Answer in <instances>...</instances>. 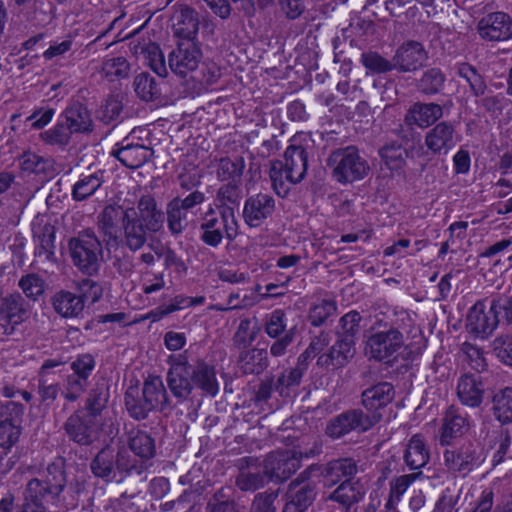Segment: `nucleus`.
I'll return each instance as SVG.
<instances>
[{
	"label": "nucleus",
	"mask_w": 512,
	"mask_h": 512,
	"mask_svg": "<svg viewBox=\"0 0 512 512\" xmlns=\"http://www.w3.org/2000/svg\"><path fill=\"white\" fill-rule=\"evenodd\" d=\"M457 75L469 85L471 94L475 97L483 96L487 90L485 78L478 70L467 62L456 65Z\"/></svg>",
	"instance_id": "nucleus-50"
},
{
	"label": "nucleus",
	"mask_w": 512,
	"mask_h": 512,
	"mask_svg": "<svg viewBox=\"0 0 512 512\" xmlns=\"http://www.w3.org/2000/svg\"><path fill=\"white\" fill-rule=\"evenodd\" d=\"M275 211V199L266 193L249 196L244 203L243 219L250 228L260 227Z\"/></svg>",
	"instance_id": "nucleus-19"
},
{
	"label": "nucleus",
	"mask_w": 512,
	"mask_h": 512,
	"mask_svg": "<svg viewBox=\"0 0 512 512\" xmlns=\"http://www.w3.org/2000/svg\"><path fill=\"white\" fill-rule=\"evenodd\" d=\"M446 82V76L440 68L431 67L425 70L416 82L418 91L426 96L439 94Z\"/></svg>",
	"instance_id": "nucleus-48"
},
{
	"label": "nucleus",
	"mask_w": 512,
	"mask_h": 512,
	"mask_svg": "<svg viewBox=\"0 0 512 512\" xmlns=\"http://www.w3.org/2000/svg\"><path fill=\"white\" fill-rule=\"evenodd\" d=\"M38 483L27 485L24 493L22 512H46L43 500L46 498L39 494Z\"/></svg>",
	"instance_id": "nucleus-64"
},
{
	"label": "nucleus",
	"mask_w": 512,
	"mask_h": 512,
	"mask_svg": "<svg viewBox=\"0 0 512 512\" xmlns=\"http://www.w3.org/2000/svg\"><path fill=\"white\" fill-rule=\"evenodd\" d=\"M427 51L422 43L408 40L397 47L392 57L393 67L399 73L418 70L427 60Z\"/></svg>",
	"instance_id": "nucleus-16"
},
{
	"label": "nucleus",
	"mask_w": 512,
	"mask_h": 512,
	"mask_svg": "<svg viewBox=\"0 0 512 512\" xmlns=\"http://www.w3.org/2000/svg\"><path fill=\"white\" fill-rule=\"evenodd\" d=\"M230 487L217 489L207 502V512H243V509L232 497Z\"/></svg>",
	"instance_id": "nucleus-49"
},
{
	"label": "nucleus",
	"mask_w": 512,
	"mask_h": 512,
	"mask_svg": "<svg viewBox=\"0 0 512 512\" xmlns=\"http://www.w3.org/2000/svg\"><path fill=\"white\" fill-rule=\"evenodd\" d=\"M28 317V304L19 293L4 297L0 303V321L4 335L13 334L15 327Z\"/></svg>",
	"instance_id": "nucleus-17"
},
{
	"label": "nucleus",
	"mask_w": 512,
	"mask_h": 512,
	"mask_svg": "<svg viewBox=\"0 0 512 512\" xmlns=\"http://www.w3.org/2000/svg\"><path fill=\"white\" fill-rule=\"evenodd\" d=\"M360 62L367 70V74H384L394 70L392 59L389 60L376 51L363 52Z\"/></svg>",
	"instance_id": "nucleus-56"
},
{
	"label": "nucleus",
	"mask_w": 512,
	"mask_h": 512,
	"mask_svg": "<svg viewBox=\"0 0 512 512\" xmlns=\"http://www.w3.org/2000/svg\"><path fill=\"white\" fill-rule=\"evenodd\" d=\"M59 116L74 134L89 133L93 130L90 111L78 101L68 105Z\"/></svg>",
	"instance_id": "nucleus-30"
},
{
	"label": "nucleus",
	"mask_w": 512,
	"mask_h": 512,
	"mask_svg": "<svg viewBox=\"0 0 512 512\" xmlns=\"http://www.w3.org/2000/svg\"><path fill=\"white\" fill-rule=\"evenodd\" d=\"M109 397V386L105 382H97L89 391L85 400V406L82 409L89 415L97 418L106 408Z\"/></svg>",
	"instance_id": "nucleus-47"
},
{
	"label": "nucleus",
	"mask_w": 512,
	"mask_h": 512,
	"mask_svg": "<svg viewBox=\"0 0 512 512\" xmlns=\"http://www.w3.org/2000/svg\"><path fill=\"white\" fill-rule=\"evenodd\" d=\"M316 496V484L298 486L296 482H290L285 494L286 503L282 512H305L313 504Z\"/></svg>",
	"instance_id": "nucleus-26"
},
{
	"label": "nucleus",
	"mask_w": 512,
	"mask_h": 512,
	"mask_svg": "<svg viewBox=\"0 0 512 512\" xmlns=\"http://www.w3.org/2000/svg\"><path fill=\"white\" fill-rule=\"evenodd\" d=\"M238 228L237 218L231 212L220 213L209 207L200 218L199 239L206 246L217 248L224 239L229 243L234 241L239 234Z\"/></svg>",
	"instance_id": "nucleus-5"
},
{
	"label": "nucleus",
	"mask_w": 512,
	"mask_h": 512,
	"mask_svg": "<svg viewBox=\"0 0 512 512\" xmlns=\"http://www.w3.org/2000/svg\"><path fill=\"white\" fill-rule=\"evenodd\" d=\"M142 53L147 65L153 70V72L161 78L168 75L165 57L158 44H147L142 48Z\"/></svg>",
	"instance_id": "nucleus-59"
},
{
	"label": "nucleus",
	"mask_w": 512,
	"mask_h": 512,
	"mask_svg": "<svg viewBox=\"0 0 512 512\" xmlns=\"http://www.w3.org/2000/svg\"><path fill=\"white\" fill-rule=\"evenodd\" d=\"M130 214L129 209L123 210L119 206L107 205L98 215V228L109 239L116 240L118 236V224H124L125 215Z\"/></svg>",
	"instance_id": "nucleus-39"
},
{
	"label": "nucleus",
	"mask_w": 512,
	"mask_h": 512,
	"mask_svg": "<svg viewBox=\"0 0 512 512\" xmlns=\"http://www.w3.org/2000/svg\"><path fill=\"white\" fill-rule=\"evenodd\" d=\"M167 363L169 365L166 374L167 386L172 395L179 402H183L191 396L194 390L191 364L185 353L170 355Z\"/></svg>",
	"instance_id": "nucleus-10"
},
{
	"label": "nucleus",
	"mask_w": 512,
	"mask_h": 512,
	"mask_svg": "<svg viewBox=\"0 0 512 512\" xmlns=\"http://www.w3.org/2000/svg\"><path fill=\"white\" fill-rule=\"evenodd\" d=\"M35 482L38 483V488H40V495L56 501L67 483L64 459L61 457L56 458L52 463L48 464L43 479L33 478L27 485H32Z\"/></svg>",
	"instance_id": "nucleus-14"
},
{
	"label": "nucleus",
	"mask_w": 512,
	"mask_h": 512,
	"mask_svg": "<svg viewBox=\"0 0 512 512\" xmlns=\"http://www.w3.org/2000/svg\"><path fill=\"white\" fill-rule=\"evenodd\" d=\"M73 134L59 116L52 128L40 133V139L47 145L65 148L70 144Z\"/></svg>",
	"instance_id": "nucleus-53"
},
{
	"label": "nucleus",
	"mask_w": 512,
	"mask_h": 512,
	"mask_svg": "<svg viewBox=\"0 0 512 512\" xmlns=\"http://www.w3.org/2000/svg\"><path fill=\"white\" fill-rule=\"evenodd\" d=\"M104 172L98 171L91 174H82L73 185L71 195L75 201H84L92 196L103 184Z\"/></svg>",
	"instance_id": "nucleus-46"
},
{
	"label": "nucleus",
	"mask_w": 512,
	"mask_h": 512,
	"mask_svg": "<svg viewBox=\"0 0 512 512\" xmlns=\"http://www.w3.org/2000/svg\"><path fill=\"white\" fill-rule=\"evenodd\" d=\"M72 263L83 274L97 275L103 262V248L95 232L86 229L68 242Z\"/></svg>",
	"instance_id": "nucleus-4"
},
{
	"label": "nucleus",
	"mask_w": 512,
	"mask_h": 512,
	"mask_svg": "<svg viewBox=\"0 0 512 512\" xmlns=\"http://www.w3.org/2000/svg\"><path fill=\"white\" fill-rule=\"evenodd\" d=\"M358 471V462L345 457L327 462L322 468L321 475L326 486H333L339 482L352 481Z\"/></svg>",
	"instance_id": "nucleus-28"
},
{
	"label": "nucleus",
	"mask_w": 512,
	"mask_h": 512,
	"mask_svg": "<svg viewBox=\"0 0 512 512\" xmlns=\"http://www.w3.org/2000/svg\"><path fill=\"white\" fill-rule=\"evenodd\" d=\"M412 319L406 312L378 313L365 332V354L385 364L397 360L406 348Z\"/></svg>",
	"instance_id": "nucleus-1"
},
{
	"label": "nucleus",
	"mask_w": 512,
	"mask_h": 512,
	"mask_svg": "<svg viewBox=\"0 0 512 512\" xmlns=\"http://www.w3.org/2000/svg\"><path fill=\"white\" fill-rule=\"evenodd\" d=\"M123 238L122 244L131 252L140 251L147 243L148 236L153 235L147 231L141 223L133 219L130 214L125 215V221L122 225Z\"/></svg>",
	"instance_id": "nucleus-36"
},
{
	"label": "nucleus",
	"mask_w": 512,
	"mask_h": 512,
	"mask_svg": "<svg viewBox=\"0 0 512 512\" xmlns=\"http://www.w3.org/2000/svg\"><path fill=\"white\" fill-rule=\"evenodd\" d=\"M337 310L336 303L331 299H322L314 304L308 314V320L312 326L323 325Z\"/></svg>",
	"instance_id": "nucleus-61"
},
{
	"label": "nucleus",
	"mask_w": 512,
	"mask_h": 512,
	"mask_svg": "<svg viewBox=\"0 0 512 512\" xmlns=\"http://www.w3.org/2000/svg\"><path fill=\"white\" fill-rule=\"evenodd\" d=\"M456 394L464 406L478 408L482 405L485 386L479 374H462L457 382Z\"/></svg>",
	"instance_id": "nucleus-25"
},
{
	"label": "nucleus",
	"mask_w": 512,
	"mask_h": 512,
	"mask_svg": "<svg viewBox=\"0 0 512 512\" xmlns=\"http://www.w3.org/2000/svg\"><path fill=\"white\" fill-rule=\"evenodd\" d=\"M477 301L468 311L466 316V330L477 338H488L497 328L500 315L506 321V308L502 298H492Z\"/></svg>",
	"instance_id": "nucleus-6"
},
{
	"label": "nucleus",
	"mask_w": 512,
	"mask_h": 512,
	"mask_svg": "<svg viewBox=\"0 0 512 512\" xmlns=\"http://www.w3.org/2000/svg\"><path fill=\"white\" fill-rule=\"evenodd\" d=\"M25 407L23 404L15 401H6L0 403V422L10 425L22 427L23 415Z\"/></svg>",
	"instance_id": "nucleus-63"
},
{
	"label": "nucleus",
	"mask_w": 512,
	"mask_h": 512,
	"mask_svg": "<svg viewBox=\"0 0 512 512\" xmlns=\"http://www.w3.org/2000/svg\"><path fill=\"white\" fill-rule=\"evenodd\" d=\"M123 109L119 95H109L97 111V117L105 124L117 120Z\"/></svg>",
	"instance_id": "nucleus-62"
},
{
	"label": "nucleus",
	"mask_w": 512,
	"mask_h": 512,
	"mask_svg": "<svg viewBox=\"0 0 512 512\" xmlns=\"http://www.w3.org/2000/svg\"><path fill=\"white\" fill-rule=\"evenodd\" d=\"M364 496V491L358 482L343 481L328 496V500L337 502L346 511L355 503H358Z\"/></svg>",
	"instance_id": "nucleus-44"
},
{
	"label": "nucleus",
	"mask_w": 512,
	"mask_h": 512,
	"mask_svg": "<svg viewBox=\"0 0 512 512\" xmlns=\"http://www.w3.org/2000/svg\"><path fill=\"white\" fill-rule=\"evenodd\" d=\"M492 413L502 426L512 424V387H505L494 394Z\"/></svg>",
	"instance_id": "nucleus-45"
},
{
	"label": "nucleus",
	"mask_w": 512,
	"mask_h": 512,
	"mask_svg": "<svg viewBox=\"0 0 512 512\" xmlns=\"http://www.w3.org/2000/svg\"><path fill=\"white\" fill-rule=\"evenodd\" d=\"M332 179L342 185L363 180L370 173L368 161L354 145L336 148L326 158Z\"/></svg>",
	"instance_id": "nucleus-3"
},
{
	"label": "nucleus",
	"mask_w": 512,
	"mask_h": 512,
	"mask_svg": "<svg viewBox=\"0 0 512 512\" xmlns=\"http://www.w3.org/2000/svg\"><path fill=\"white\" fill-rule=\"evenodd\" d=\"M444 466L455 475L466 477L484 461L481 449L471 441L447 446L443 452Z\"/></svg>",
	"instance_id": "nucleus-8"
},
{
	"label": "nucleus",
	"mask_w": 512,
	"mask_h": 512,
	"mask_svg": "<svg viewBox=\"0 0 512 512\" xmlns=\"http://www.w3.org/2000/svg\"><path fill=\"white\" fill-rule=\"evenodd\" d=\"M443 116V107L437 103H413L404 117V123L412 128H428Z\"/></svg>",
	"instance_id": "nucleus-27"
},
{
	"label": "nucleus",
	"mask_w": 512,
	"mask_h": 512,
	"mask_svg": "<svg viewBox=\"0 0 512 512\" xmlns=\"http://www.w3.org/2000/svg\"><path fill=\"white\" fill-rule=\"evenodd\" d=\"M129 212L133 219L141 223L153 235L163 231L165 213L158 207L157 201L152 195H142L137 201L136 207L129 208Z\"/></svg>",
	"instance_id": "nucleus-13"
},
{
	"label": "nucleus",
	"mask_w": 512,
	"mask_h": 512,
	"mask_svg": "<svg viewBox=\"0 0 512 512\" xmlns=\"http://www.w3.org/2000/svg\"><path fill=\"white\" fill-rule=\"evenodd\" d=\"M320 453V447L309 451L284 450L269 453L264 460V472L274 482H284L300 467L303 457L309 458Z\"/></svg>",
	"instance_id": "nucleus-7"
},
{
	"label": "nucleus",
	"mask_w": 512,
	"mask_h": 512,
	"mask_svg": "<svg viewBox=\"0 0 512 512\" xmlns=\"http://www.w3.org/2000/svg\"><path fill=\"white\" fill-rule=\"evenodd\" d=\"M63 429L73 443L90 446L98 436L97 418L86 413L84 409H77L66 419Z\"/></svg>",
	"instance_id": "nucleus-12"
},
{
	"label": "nucleus",
	"mask_w": 512,
	"mask_h": 512,
	"mask_svg": "<svg viewBox=\"0 0 512 512\" xmlns=\"http://www.w3.org/2000/svg\"><path fill=\"white\" fill-rule=\"evenodd\" d=\"M145 407L151 411H164L170 407V399L161 377L149 376L142 387Z\"/></svg>",
	"instance_id": "nucleus-32"
},
{
	"label": "nucleus",
	"mask_w": 512,
	"mask_h": 512,
	"mask_svg": "<svg viewBox=\"0 0 512 512\" xmlns=\"http://www.w3.org/2000/svg\"><path fill=\"white\" fill-rule=\"evenodd\" d=\"M257 459L245 457L239 460V473L235 478V485L244 492H253L263 488L266 484V474L259 470L252 471L250 467L255 465Z\"/></svg>",
	"instance_id": "nucleus-31"
},
{
	"label": "nucleus",
	"mask_w": 512,
	"mask_h": 512,
	"mask_svg": "<svg viewBox=\"0 0 512 512\" xmlns=\"http://www.w3.org/2000/svg\"><path fill=\"white\" fill-rule=\"evenodd\" d=\"M268 353L264 348H245L240 350L237 365L243 374L259 375L268 367Z\"/></svg>",
	"instance_id": "nucleus-34"
},
{
	"label": "nucleus",
	"mask_w": 512,
	"mask_h": 512,
	"mask_svg": "<svg viewBox=\"0 0 512 512\" xmlns=\"http://www.w3.org/2000/svg\"><path fill=\"white\" fill-rule=\"evenodd\" d=\"M456 143V129L450 121L437 123L425 135V145L433 154L446 155Z\"/></svg>",
	"instance_id": "nucleus-24"
},
{
	"label": "nucleus",
	"mask_w": 512,
	"mask_h": 512,
	"mask_svg": "<svg viewBox=\"0 0 512 512\" xmlns=\"http://www.w3.org/2000/svg\"><path fill=\"white\" fill-rule=\"evenodd\" d=\"M355 342L350 338H340L326 354L318 357L317 364L320 366H333L341 368L345 366L355 354Z\"/></svg>",
	"instance_id": "nucleus-33"
},
{
	"label": "nucleus",
	"mask_w": 512,
	"mask_h": 512,
	"mask_svg": "<svg viewBox=\"0 0 512 512\" xmlns=\"http://www.w3.org/2000/svg\"><path fill=\"white\" fill-rule=\"evenodd\" d=\"M245 168L243 157L231 159L223 157L219 160L216 175L220 181L241 182V177Z\"/></svg>",
	"instance_id": "nucleus-51"
},
{
	"label": "nucleus",
	"mask_w": 512,
	"mask_h": 512,
	"mask_svg": "<svg viewBox=\"0 0 512 512\" xmlns=\"http://www.w3.org/2000/svg\"><path fill=\"white\" fill-rule=\"evenodd\" d=\"M32 233L36 241L34 255L45 265H54L57 261L55 255V228L41 218L32 222Z\"/></svg>",
	"instance_id": "nucleus-18"
},
{
	"label": "nucleus",
	"mask_w": 512,
	"mask_h": 512,
	"mask_svg": "<svg viewBox=\"0 0 512 512\" xmlns=\"http://www.w3.org/2000/svg\"><path fill=\"white\" fill-rule=\"evenodd\" d=\"M174 36L180 39H190L196 41L199 31V14L195 9L188 5H177L174 7L170 18Z\"/></svg>",
	"instance_id": "nucleus-22"
},
{
	"label": "nucleus",
	"mask_w": 512,
	"mask_h": 512,
	"mask_svg": "<svg viewBox=\"0 0 512 512\" xmlns=\"http://www.w3.org/2000/svg\"><path fill=\"white\" fill-rule=\"evenodd\" d=\"M153 149L149 146L129 142L124 139L117 143L111 150V156L118 159L122 165L130 169H136L143 166L153 156Z\"/></svg>",
	"instance_id": "nucleus-23"
},
{
	"label": "nucleus",
	"mask_w": 512,
	"mask_h": 512,
	"mask_svg": "<svg viewBox=\"0 0 512 512\" xmlns=\"http://www.w3.org/2000/svg\"><path fill=\"white\" fill-rule=\"evenodd\" d=\"M282 164L286 167V179L300 183L307 172L308 152L301 145H289L284 153Z\"/></svg>",
	"instance_id": "nucleus-29"
},
{
	"label": "nucleus",
	"mask_w": 512,
	"mask_h": 512,
	"mask_svg": "<svg viewBox=\"0 0 512 512\" xmlns=\"http://www.w3.org/2000/svg\"><path fill=\"white\" fill-rule=\"evenodd\" d=\"M91 473L105 482H122L127 477L143 474L147 465L138 462L124 447L105 445L90 462Z\"/></svg>",
	"instance_id": "nucleus-2"
},
{
	"label": "nucleus",
	"mask_w": 512,
	"mask_h": 512,
	"mask_svg": "<svg viewBox=\"0 0 512 512\" xmlns=\"http://www.w3.org/2000/svg\"><path fill=\"white\" fill-rule=\"evenodd\" d=\"M285 176L286 167L282 164V160L272 161L270 164L269 177L273 190L280 197H285L290 190V185L294 184L290 182L289 179H286Z\"/></svg>",
	"instance_id": "nucleus-60"
},
{
	"label": "nucleus",
	"mask_w": 512,
	"mask_h": 512,
	"mask_svg": "<svg viewBox=\"0 0 512 512\" xmlns=\"http://www.w3.org/2000/svg\"><path fill=\"white\" fill-rule=\"evenodd\" d=\"M194 388L200 389L203 393L214 397L219 391V383L216 378L215 367L203 360L191 364Z\"/></svg>",
	"instance_id": "nucleus-35"
},
{
	"label": "nucleus",
	"mask_w": 512,
	"mask_h": 512,
	"mask_svg": "<svg viewBox=\"0 0 512 512\" xmlns=\"http://www.w3.org/2000/svg\"><path fill=\"white\" fill-rule=\"evenodd\" d=\"M260 331L257 323L252 325V321L248 318L242 319L233 335V346L238 350L249 348L256 340Z\"/></svg>",
	"instance_id": "nucleus-54"
},
{
	"label": "nucleus",
	"mask_w": 512,
	"mask_h": 512,
	"mask_svg": "<svg viewBox=\"0 0 512 512\" xmlns=\"http://www.w3.org/2000/svg\"><path fill=\"white\" fill-rule=\"evenodd\" d=\"M18 286L28 299L37 301L44 295L47 285L37 273H27L20 278Z\"/></svg>",
	"instance_id": "nucleus-57"
},
{
	"label": "nucleus",
	"mask_w": 512,
	"mask_h": 512,
	"mask_svg": "<svg viewBox=\"0 0 512 512\" xmlns=\"http://www.w3.org/2000/svg\"><path fill=\"white\" fill-rule=\"evenodd\" d=\"M130 69L128 60L123 56H118L105 59L101 71L106 78L112 81L128 78Z\"/></svg>",
	"instance_id": "nucleus-58"
},
{
	"label": "nucleus",
	"mask_w": 512,
	"mask_h": 512,
	"mask_svg": "<svg viewBox=\"0 0 512 512\" xmlns=\"http://www.w3.org/2000/svg\"><path fill=\"white\" fill-rule=\"evenodd\" d=\"M126 410L130 417L135 420H144L151 412L150 408L145 407L143 391L138 387H129L124 396Z\"/></svg>",
	"instance_id": "nucleus-52"
},
{
	"label": "nucleus",
	"mask_w": 512,
	"mask_h": 512,
	"mask_svg": "<svg viewBox=\"0 0 512 512\" xmlns=\"http://www.w3.org/2000/svg\"><path fill=\"white\" fill-rule=\"evenodd\" d=\"M241 182H228L219 187L215 197V210L223 212H231L235 215V208L239 206L242 199Z\"/></svg>",
	"instance_id": "nucleus-38"
},
{
	"label": "nucleus",
	"mask_w": 512,
	"mask_h": 512,
	"mask_svg": "<svg viewBox=\"0 0 512 512\" xmlns=\"http://www.w3.org/2000/svg\"><path fill=\"white\" fill-rule=\"evenodd\" d=\"M128 446L130 450L138 456L140 460L146 465V461L154 457L155 441L146 431L131 430L128 434Z\"/></svg>",
	"instance_id": "nucleus-43"
},
{
	"label": "nucleus",
	"mask_w": 512,
	"mask_h": 512,
	"mask_svg": "<svg viewBox=\"0 0 512 512\" xmlns=\"http://www.w3.org/2000/svg\"><path fill=\"white\" fill-rule=\"evenodd\" d=\"M21 170L27 173L51 178L56 173L55 161L51 157L41 156L32 151H25L19 158Z\"/></svg>",
	"instance_id": "nucleus-37"
},
{
	"label": "nucleus",
	"mask_w": 512,
	"mask_h": 512,
	"mask_svg": "<svg viewBox=\"0 0 512 512\" xmlns=\"http://www.w3.org/2000/svg\"><path fill=\"white\" fill-rule=\"evenodd\" d=\"M162 83L149 72H141L134 77L133 88L138 98L145 102H151L161 98Z\"/></svg>",
	"instance_id": "nucleus-42"
},
{
	"label": "nucleus",
	"mask_w": 512,
	"mask_h": 512,
	"mask_svg": "<svg viewBox=\"0 0 512 512\" xmlns=\"http://www.w3.org/2000/svg\"><path fill=\"white\" fill-rule=\"evenodd\" d=\"M378 416L365 414L361 408H351L331 418L325 433L333 440L341 439L352 431L367 432L377 424Z\"/></svg>",
	"instance_id": "nucleus-9"
},
{
	"label": "nucleus",
	"mask_w": 512,
	"mask_h": 512,
	"mask_svg": "<svg viewBox=\"0 0 512 512\" xmlns=\"http://www.w3.org/2000/svg\"><path fill=\"white\" fill-rule=\"evenodd\" d=\"M395 397L394 386L389 382H379L361 393V404L365 414L378 416L377 423L382 419L381 410L390 404Z\"/></svg>",
	"instance_id": "nucleus-21"
},
{
	"label": "nucleus",
	"mask_w": 512,
	"mask_h": 512,
	"mask_svg": "<svg viewBox=\"0 0 512 512\" xmlns=\"http://www.w3.org/2000/svg\"><path fill=\"white\" fill-rule=\"evenodd\" d=\"M479 36L486 41L499 42L512 38V18L505 12H492L477 23Z\"/></svg>",
	"instance_id": "nucleus-15"
},
{
	"label": "nucleus",
	"mask_w": 512,
	"mask_h": 512,
	"mask_svg": "<svg viewBox=\"0 0 512 512\" xmlns=\"http://www.w3.org/2000/svg\"><path fill=\"white\" fill-rule=\"evenodd\" d=\"M165 214L167 228L171 236H180L187 227V214L178 206V202H174L173 200L167 203Z\"/></svg>",
	"instance_id": "nucleus-55"
},
{
	"label": "nucleus",
	"mask_w": 512,
	"mask_h": 512,
	"mask_svg": "<svg viewBox=\"0 0 512 512\" xmlns=\"http://www.w3.org/2000/svg\"><path fill=\"white\" fill-rule=\"evenodd\" d=\"M470 428L467 413L461 408L451 405L447 408L440 429L439 444L451 446L454 441L462 437Z\"/></svg>",
	"instance_id": "nucleus-20"
},
{
	"label": "nucleus",
	"mask_w": 512,
	"mask_h": 512,
	"mask_svg": "<svg viewBox=\"0 0 512 512\" xmlns=\"http://www.w3.org/2000/svg\"><path fill=\"white\" fill-rule=\"evenodd\" d=\"M202 57V50L197 41L180 39L168 54V64L175 75L185 78L198 68Z\"/></svg>",
	"instance_id": "nucleus-11"
},
{
	"label": "nucleus",
	"mask_w": 512,
	"mask_h": 512,
	"mask_svg": "<svg viewBox=\"0 0 512 512\" xmlns=\"http://www.w3.org/2000/svg\"><path fill=\"white\" fill-rule=\"evenodd\" d=\"M52 306L54 310L64 318L79 317L83 310L84 304L82 298L78 294L67 290H61L52 297Z\"/></svg>",
	"instance_id": "nucleus-40"
},
{
	"label": "nucleus",
	"mask_w": 512,
	"mask_h": 512,
	"mask_svg": "<svg viewBox=\"0 0 512 512\" xmlns=\"http://www.w3.org/2000/svg\"><path fill=\"white\" fill-rule=\"evenodd\" d=\"M403 458L411 470L421 469L429 462V449L420 434H415L409 439Z\"/></svg>",
	"instance_id": "nucleus-41"
}]
</instances>
